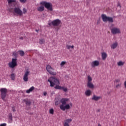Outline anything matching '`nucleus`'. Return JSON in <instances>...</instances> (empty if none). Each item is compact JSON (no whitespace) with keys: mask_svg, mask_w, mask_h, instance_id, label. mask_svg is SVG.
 Instances as JSON below:
<instances>
[{"mask_svg":"<svg viewBox=\"0 0 126 126\" xmlns=\"http://www.w3.org/2000/svg\"><path fill=\"white\" fill-rule=\"evenodd\" d=\"M68 100H69V99L66 98H63L60 100V103H62V104L60 105V108L62 111H65V110H69V109H70L69 104H66V102Z\"/></svg>","mask_w":126,"mask_h":126,"instance_id":"f257e3e1","label":"nucleus"},{"mask_svg":"<svg viewBox=\"0 0 126 126\" xmlns=\"http://www.w3.org/2000/svg\"><path fill=\"white\" fill-rule=\"evenodd\" d=\"M48 82H50L51 87H54L56 84H60V81L55 77H50Z\"/></svg>","mask_w":126,"mask_h":126,"instance_id":"f03ea898","label":"nucleus"},{"mask_svg":"<svg viewBox=\"0 0 126 126\" xmlns=\"http://www.w3.org/2000/svg\"><path fill=\"white\" fill-rule=\"evenodd\" d=\"M39 4L41 6L37 7V9L38 11H40V12L44 11V10L45 9V7H46V8H48V2L42 1L39 3Z\"/></svg>","mask_w":126,"mask_h":126,"instance_id":"7ed1b4c3","label":"nucleus"},{"mask_svg":"<svg viewBox=\"0 0 126 126\" xmlns=\"http://www.w3.org/2000/svg\"><path fill=\"white\" fill-rule=\"evenodd\" d=\"M101 18L103 21V22H110L111 23H113L114 22V19L112 17H108L106 15V14H102L101 15Z\"/></svg>","mask_w":126,"mask_h":126,"instance_id":"20e7f679","label":"nucleus"},{"mask_svg":"<svg viewBox=\"0 0 126 126\" xmlns=\"http://www.w3.org/2000/svg\"><path fill=\"white\" fill-rule=\"evenodd\" d=\"M8 65L10 68H14V67L17 66V59H12V62H9Z\"/></svg>","mask_w":126,"mask_h":126,"instance_id":"39448f33","label":"nucleus"},{"mask_svg":"<svg viewBox=\"0 0 126 126\" xmlns=\"http://www.w3.org/2000/svg\"><path fill=\"white\" fill-rule=\"evenodd\" d=\"M1 93V98L3 101H5V97H6V94L7 93V89L6 88H1L0 90Z\"/></svg>","mask_w":126,"mask_h":126,"instance_id":"423d86ee","label":"nucleus"},{"mask_svg":"<svg viewBox=\"0 0 126 126\" xmlns=\"http://www.w3.org/2000/svg\"><path fill=\"white\" fill-rule=\"evenodd\" d=\"M13 13L14 15H19V16H22L23 15L22 11L19 7L14 8Z\"/></svg>","mask_w":126,"mask_h":126,"instance_id":"0eeeda50","label":"nucleus"},{"mask_svg":"<svg viewBox=\"0 0 126 126\" xmlns=\"http://www.w3.org/2000/svg\"><path fill=\"white\" fill-rule=\"evenodd\" d=\"M61 21L60 19H56L54 20V21H53L51 23H49L48 25H49L50 26H51V24H52V25H53V26H54V27H58L59 26H60V24H61Z\"/></svg>","mask_w":126,"mask_h":126,"instance_id":"6e6552de","label":"nucleus"},{"mask_svg":"<svg viewBox=\"0 0 126 126\" xmlns=\"http://www.w3.org/2000/svg\"><path fill=\"white\" fill-rule=\"evenodd\" d=\"M48 72H49V74L51 75H57V73L54 71V68L51 66V65H48Z\"/></svg>","mask_w":126,"mask_h":126,"instance_id":"1a4fd4ad","label":"nucleus"},{"mask_svg":"<svg viewBox=\"0 0 126 126\" xmlns=\"http://www.w3.org/2000/svg\"><path fill=\"white\" fill-rule=\"evenodd\" d=\"M30 73V71L28 70L25 72L23 77V79L24 81H25V82H27V81H28V76L29 75Z\"/></svg>","mask_w":126,"mask_h":126,"instance_id":"9d476101","label":"nucleus"},{"mask_svg":"<svg viewBox=\"0 0 126 126\" xmlns=\"http://www.w3.org/2000/svg\"><path fill=\"white\" fill-rule=\"evenodd\" d=\"M111 32L112 34H120L121 33V31H120L119 29L113 28L111 29Z\"/></svg>","mask_w":126,"mask_h":126,"instance_id":"9b49d317","label":"nucleus"},{"mask_svg":"<svg viewBox=\"0 0 126 126\" xmlns=\"http://www.w3.org/2000/svg\"><path fill=\"white\" fill-rule=\"evenodd\" d=\"M53 4L51 3L48 2V12L51 13L52 14V12H53Z\"/></svg>","mask_w":126,"mask_h":126,"instance_id":"f8f14e48","label":"nucleus"},{"mask_svg":"<svg viewBox=\"0 0 126 126\" xmlns=\"http://www.w3.org/2000/svg\"><path fill=\"white\" fill-rule=\"evenodd\" d=\"M99 63L98 61H94L93 62L91 63L92 67H95V66H98L99 65Z\"/></svg>","mask_w":126,"mask_h":126,"instance_id":"ddd939ff","label":"nucleus"},{"mask_svg":"<svg viewBox=\"0 0 126 126\" xmlns=\"http://www.w3.org/2000/svg\"><path fill=\"white\" fill-rule=\"evenodd\" d=\"M99 99H101V96H97L95 94H94L92 98V99L94 100V101H99Z\"/></svg>","mask_w":126,"mask_h":126,"instance_id":"4468645a","label":"nucleus"},{"mask_svg":"<svg viewBox=\"0 0 126 126\" xmlns=\"http://www.w3.org/2000/svg\"><path fill=\"white\" fill-rule=\"evenodd\" d=\"M13 117H12V113H10L8 115V122L10 124L12 123Z\"/></svg>","mask_w":126,"mask_h":126,"instance_id":"2eb2a0df","label":"nucleus"},{"mask_svg":"<svg viewBox=\"0 0 126 126\" xmlns=\"http://www.w3.org/2000/svg\"><path fill=\"white\" fill-rule=\"evenodd\" d=\"M34 89H35V87L32 86L29 90H27L26 92L27 93V94H29L31 93V92H33V90H34Z\"/></svg>","mask_w":126,"mask_h":126,"instance_id":"dca6fc26","label":"nucleus"},{"mask_svg":"<svg viewBox=\"0 0 126 126\" xmlns=\"http://www.w3.org/2000/svg\"><path fill=\"white\" fill-rule=\"evenodd\" d=\"M23 102H24V103H25L28 106H30V105H31V101L30 100H28V99H24Z\"/></svg>","mask_w":126,"mask_h":126,"instance_id":"f3484780","label":"nucleus"},{"mask_svg":"<svg viewBox=\"0 0 126 126\" xmlns=\"http://www.w3.org/2000/svg\"><path fill=\"white\" fill-rule=\"evenodd\" d=\"M107 53L105 52L102 53L101 54L102 60H103V61H105V60L107 59Z\"/></svg>","mask_w":126,"mask_h":126,"instance_id":"a211bd4d","label":"nucleus"},{"mask_svg":"<svg viewBox=\"0 0 126 126\" xmlns=\"http://www.w3.org/2000/svg\"><path fill=\"white\" fill-rule=\"evenodd\" d=\"M87 87H89V88H91V89H93L94 88V85L92 84V83L90 82L87 83Z\"/></svg>","mask_w":126,"mask_h":126,"instance_id":"6ab92c4d","label":"nucleus"},{"mask_svg":"<svg viewBox=\"0 0 126 126\" xmlns=\"http://www.w3.org/2000/svg\"><path fill=\"white\" fill-rule=\"evenodd\" d=\"M117 47H118V42H115L111 46V49H116Z\"/></svg>","mask_w":126,"mask_h":126,"instance_id":"aec40b11","label":"nucleus"},{"mask_svg":"<svg viewBox=\"0 0 126 126\" xmlns=\"http://www.w3.org/2000/svg\"><path fill=\"white\" fill-rule=\"evenodd\" d=\"M54 88L58 90H62V88H63V87L60 86V84H56Z\"/></svg>","mask_w":126,"mask_h":126,"instance_id":"412c9836","label":"nucleus"},{"mask_svg":"<svg viewBox=\"0 0 126 126\" xmlns=\"http://www.w3.org/2000/svg\"><path fill=\"white\" fill-rule=\"evenodd\" d=\"M85 94L86 96H89L91 95V91L90 90H88L85 92Z\"/></svg>","mask_w":126,"mask_h":126,"instance_id":"4be33fe9","label":"nucleus"},{"mask_svg":"<svg viewBox=\"0 0 126 126\" xmlns=\"http://www.w3.org/2000/svg\"><path fill=\"white\" fill-rule=\"evenodd\" d=\"M18 53H19V55H20V56H21V57H24V55H25L24 51H23L22 50H19L18 51Z\"/></svg>","mask_w":126,"mask_h":126,"instance_id":"5701e85b","label":"nucleus"},{"mask_svg":"<svg viewBox=\"0 0 126 126\" xmlns=\"http://www.w3.org/2000/svg\"><path fill=\"white\" fill-rule=\"evenodd\" d=\"M8 3L9 5L11 4L12 2H16V0H7Z\"/></svg>","mask_w":126,"mask_h":126,"instance_id":"b1692460","label":"nucleus"},{"mask_svg":"<svg viewBox=\"0 0 126 126\" xmlns=\"http://www.w3.org/2000/svg\"><path fill=\"white\" fill-rule=\"evenodd\" d=\"M124 64H125V63L123 62L122 61H120L118 63V66H122V65H123Z\"/></svg>","mask_w":126,"mask_h":126,"instance_id":"393cba45","label":"nucleus"},{"mask_svg":"<svg viewBox=\"0 0 126 126\" xmlns=\"http://www.w3.org/2000/svg\"><path fill=\"white\" fill-rule=\"evenodd\" d=\"M10 78L11 80H14L15 79V74L14 73L11 74Z\"/></svg>","mask_w":126,"mask_h":126,"instance_id":"a878e982","label":"nucleus"},{"mask_svg":"<svg viewBox=\"0 0 126 126\" xmlns=\"http://www.w3.org/2000/svg\"><path fill=\"white\" fill-rule=\"evenodd\" d=\"M66 48L68 49V50H70V49H73L74 48V46L73 45L70 46V45H66Z\"/></svg>","mask_w":126,"mask_h":126,"instance_id":"bb28decb","label":"nucleus"},{"mask_svg":"<svg viewBox=\"0 0 126 126\" xmlns=\"http://www.w3.org/2000/svg\"><path fill=\"white\" fill-rule=\"evenodd\" d=\"M92 81V78L90 75L88 76V83L91 82Z\"/></svg>","mask_w":126,"mask_h":126,"instance_id":"cd10ccee","label":"nucleus"},{"mask_svg":"<svg viewBox=\"0 0 126 126\" xmlns=\"http://www.w3.org/2000/svg\"><path fill=\"white\" fill-rule=\"evenodd\" d=\"M54 109L53 108H51L49 110V114H51V115H54Z\"/></svg>","mask_w":126,"mask_h":126,"instance_id":"c85d7f7f","label":"nucleus"},{"mask_svg":"<svg viewBox=\"0 0 126 126\" xmlns=\"http://www.w3.org/2000/svg\"><path fill=\"white\" fill-rule=\"evenodd\" d=\"M39 43L40 44H44L45 43V39H41L39 41Z\"/></svg>","mask_w":126,"mask_h":126,"instance_id":"c756f323","label":"nucleus"},{"mask_svg":"<svg viewBox=\"0 0 126 126\" xmlns=\"http://www.w3.org/2000/svg\"><path fill=\"white\" fill-rule=\"evenodd\" d=\"M62 90H63L64 92H67V88H64V87H62Z\"/></svg>","mask_w":126,"mask_h":126,"instance_id":"7c9ffc66","label":"nucleus"},{"mask_svg":"<svg viewBox=\"0 0 126 126\" xmlns=\"http://www.w3.org/2000/svg\"><path fill=\"white\" fill-rule=\"evenodd\" d=\"M65 63H66V62H65V61H63V62L61 63L60 65H61V66H63V65H64V64H65Z\"/></svg>","mask_w":126,"mask_h":126,"instance_id":"2f4dec72","label":"nucleus"},{"mask_svg":"<svg viewBox=\"0 0 126 126\" xmlns=\"http://www.w3.org/2000/svg\"><path fill=\"white\" fill-rule=\"evenodd\" d=\"M13 57H15V58L17 57V53L16 52H13Z\"/></svg>","mask_w":126,"mask_h":126,"instance_id":"473e14b6","label":"nucleus"},{"mask_svg":"<svg viewBox=\"0 0 126 126\" xmlns=\"http://www.w3.org/2000/svg\"><path fill=\"white\" fill-rule=\"evenodd\" d=\"M26 12H27V9H26V8H24L23 9V13H24V14H25Z\"/></svg>","mask_w":126,"mask_h":126,"instance_id":"72a5a7b5","label":"nucleus"},{"mask_svg":"<svg viewBox=\"0 0 126 126\" xmlns=\"http://www.w3.org/2000/svg\"><path fill=\"white\" fill-rule=\"evenodd\" d=\"M71 121H72L71 119H69L66 120L65 122L68 123H70Z\"/></svg>","mask_w":126,"mask_h":126,"instance_id":"f704fd0d","label":"nucleus"},{"mask_svg":"<svg viewBox=\"0 0 126 126\" xmlns=\"http://www.w3.org/2000/svg\"><path fill=\"white\" fill-rule=\"evenodd\" d=\"M20 2H22L23 3H25L27 0H20Z\"/></svg>","mask_w":126,"mask_h":126,"instance_id":"c9c22d12","label":"nucleus"},{"mask_svg":"<svg viewBox=\"0 0 126 126\" xmlns=\"http://www.w3.org/2000/svg\"><path fill=\"white\" fill-rule=\"evenodd\" d=\"M55 104L56 106H58L59 104H60V102H59V100H57L55 102Z\"/></svg>","mask_w":126,"mask_h":126,"instance_id":"e433bc0d","label":"nucleus"},{"mask_svg":"<svg viewBox=\"0 0 126 126\" xmlns=\"http://www.w3.org/2000/svg\"><path fill=\"white\" fill-rule=\"evenodd\" d=\"M12 111L13 112H15L16 110H15V107H12Z\"/></svg>","mask_w":126,"mask_h":126,"instance_id":"4c0bfd02","label":"nucleus"},{"mask_svg":"<svg viewBox=\"0 0 126 126\" xmlns=\"http://www.w3.org/2000/svg\"><path fill=\"white\" fill-rule=\"evenodd\" d=\"M64 126H69V125H68V123L67 122H65L64 124Z\"/></svg>","mask_w":126,"mask_h":126,"instance_id":"58836bf2","label":"nucleus"},{"mask_svg":"<svg viewBox=\"0 0 126 126\" xmlns=\"http://www.w3.org/2000/svg\"><path fill=\"white\" fill-rule=\"evenodd\" d=\"M0 126H6V124L3 123L0 125Z\"/></svg>","mask_w":126,"mask_h":126,"instance_id":"ea45409f","label":"nucleus"},{"mask_svg":"<svg viewBox=\"0 0 126 126\" xmlns=\"http://www.w3.org/2000/svg\"><path fill=\"white\" fill-rule=\"evenodd\" d=\"M56 31H59L60 30V27H58L57 28H55Z\"/></svg>","mask_w":126,"mask_h":126,"instance_id":"a19ab883","label":"nucleus"},{"mask_svg":"<svg viewBox=\"0 0 126 126\" xmlns=\"http://www.w3.org/2000/svg\"><path fill=\"white\" fill-rule=\"evenodd\" d=\"M115 82H116V83H118V82H120V79L115 80Z\"/></svg>","mask_w":126,"mask_h":126,"instance_id":"79ce46f5","label":"nucleus"},{"mask_svg":"<svg viewBox=\"0 0 126 126\" xmlns=\"http://www.w3.org/2000/svg\"><path fill=\"white\" fill-rule=\"evenodd\" d=\"M121 86V84H118L117 86H116V88H119V87H120Z\"/></svg>","mask_w":126,"mask_h":126,"instance_id":"37998d69","label":"nucleus"},{"mask_svg":"<svg viewBox=\"0 0 126 126\" xmlns=\"http://www.w3.org/2000/svg\"><path fill=\"white\" fill-rule=\"evenodd\" d=\"M124 86L125 88L126 89V81L124 82Z\"/></svg>","mask_w":126,"mask_h":126,"instance_id":"c03bdc74","label":"nucleus"},{"mask_svg":"<svg viewBox=\"0 0 126 126\" xmlns=\"http://www.w3.org/2000/svg\"><path fill=\"white\" fill-rule=\"evenodd\" d=\"M43 95H44V96H46V95H47V93L46 92H44L43 93Z\"/></svg>","mask_w":126,"mask_h":126,"instance_id":"a18cd8bd","label":"nucleus"},{"mask_svg":"<svg viewBox=\"0 0 126 126\" xmlns=\"http://www.w3.org/2000/svg\"><path fill=\"white\" fill-rule=\"evenodd\" d=\"M20 40H23V37H20Z\"/></svg>","mask_w":126,"mask_h":126,"instance_id":"49530a36","label":"nucleus"},{"mask_svg":"<svg viewBox=\"0 0 126 126\" xmlns=\"http://www.w3.org/2000/svg\"><path fill=\"white\" fill-rule=\"evenodd\" d=\"M46 70H48V65H46Z\"/></svg>","mask_w":126,"mask_h":126,"instance_id":"de8ad7c7","label":"nucleus"},{"mask_svg":"<svg viewBox=\"0 0 126 126\" xmlns=\"http://www.w3.org/2000/svg\"><path fill=\"white\" fill-rule=\"evenodd\" d=\"M98 126H101L100 124H98Z\"/></svg>","mask_w":126,"mask_h":126,"instance_id":"09e8293b","label":"nucleus"},{"mask_svg":"<svg viewBox=\"0 0 126 126\" xmlns=\"http://www.w3.org/2000/svg\"><path fill=\"white\" fill-rule=\"evenodd\" d=\"M70 105L71 106H72V103H70Z\"/></svg>","mask_w":126,"mask_h":126,"instance_id":"8fccbe9b","label":"nucleus"},{"mask_svg":"<svg viewBox=\"0 0 126 126\" xmlns=\"http://www.w3.org/2000/svg\"><path fill=\"white\" fill-rule=\"evenodd\" d=\"M38 31H38V30H36V32H38Z\"/></svg>","mask_w":126,"mask_h":126,"instance_id":"3c124183","label":"nucleus"},{"mask_svg":"<svg viewBox=\"0 0 126 126\" xmlns=\"http://www.w3.org/2000/svg\"><path fill=\"white\" fill-rule=\"evenodd\" d=\"M97 112H100V110H97Z\"/></svg>","mask_w":126,"mask_h":126,"instance_id":"603ef678","label":"nucleus"},{"mask_svg":"<svg viewBox=\"0 0 126 126\" xmlns=\"http://www.w3.org/2000/svg\"><path fill=\"white\" fill-rule=\"evenodd\" d=\"M97 23H99V20L97 21Z\"/></svg>","mask_w":126,"mask_h":126,"instance_id":"864d4df0","label":"nucleus"},{"mask_svg":"<svg viewBox=\"0 0 126 126\" xmlns=\"http://www.w3.org/2000/svg\"><path fill=\"white\" fill-rule=\"evenodd\" d=\"M119 5V6H120L121 7V5H119V4H118V6Z\"/></svg>","mask_w":126,"mask_h":126,"instance_id":"5fc2aeb1","label":"nucleus"}]
</instances>
